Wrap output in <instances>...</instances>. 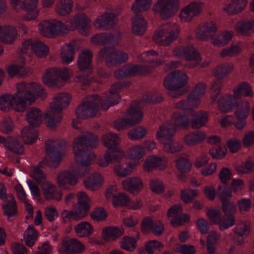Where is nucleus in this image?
<instances>
[{
    "instance_id": "53",
    "label": "nucleus",
    "mask_w": 254,
    "mask_h": 254,
    "mask_svg": "<svg viewBox=\"0 0 254 254\" xmlns=\"http://www.w3.org/2000/svg\"><path fill=\"white\" fill-rule=\"evenodd\" d=\"M7 71L10 76L23 77L27 76L29 69L22 65H12L7 68Z\"/></svg>"
},
{
    "instance_id": "32",
    "label": "nucleus",
    "mask_w": 254,
    "mask_h": 254,
    "mask_svg": "<svg viewBox=\"0 0 254 254\" xmlns=\"http://www.w3.org/2000/svg\"><path fill=\"white\" fill-rule=\"evenodd\" d=\"M143 167L146 172H151L157 169L163 170L165 168V163L160 157L151 156L145 159Z\"/></svg>"
},
{
    "instance_id": "38",
    "label": "nucleus",
    "mask_w": 254,
    "mask_h": 254,
    "mask_svg": "<svg viewBox=\"0 0 254 254\" xmlns=\"http://www.w3.org/2000/svg\"><path fill=\"white\" fill-rule=\"evenodd\" d=\"M127 76L131 77L136 74L144 75L152 71V67L150 65L141 64H128L125 66Z\"/></svg>"
},
{
    "instance_id": "62",
    "label": "nucleus",
    "mask_w": 254,
    "mask_h": 254,
    "mask_svg": "<svg viewBox=\"0 0 254 254\" xmlns=\"http://www.w3.org/2000/svg\"><path fill=\"white\" fill-rule=\"evenodd\" d=\"M250 231V223L248 222H240L234 228L235 234L241 237L248 235Z\"/></svg>"
},
{
    "instance_id": "58",
    "label": "nucleus",
    "mask_w": 254,
    "mask_h": 254,
    "mask_svg": "<svg viewBox=\"0 0 254 254\" xmlns=\"http://www.w3.org/2000/svg\"><path fill=\"white\" fill-rule=\"evenodd\" d=\"M5 145L9 150L16 154H22L24 151L22 144L15 138L9 139L5 142Z\"/></svg>"
},
{
    "instance_id": "11",
    "label": "nucleus",
    "mask_w": 254,
    "mask_h": 254,
    "mask_svg": "<svg viewBox=\"0 0 254 254\" xmlns=\"http://www.w3.org/2000/svg\"><path fill=\"white\" fill-rule=\"evenodd\" d=\"M92 53L89 50H84L78 55L77 65L81 74L79 75L77 78L82 85H88L90 82V80L87 77L92 72Z\"/></svg>"
},
{
    "instance_id": "43",
    "label": "nucleus",
    "mask_w": 254,
    "mask_h": 254,
    "mask_svg": "<svg viewBox=\"0 0 254 254\" xmlns=\"http://www.w3.org/2000/svg\"><path fill=\"white\" fill-rule=\"evenodd\" d=\"M75 42H70L64 46L61 51V57L63 63L68 64L73 59L74 54Z\"/></svg>"
},
{
    "instance_id": "20",
    "label": "nucleus",
    "mask_w": 254,
    "mask_h": 254,
    "mask_svg": "<svg viewBox=\"0 0 254 254\" xmlns=\"http://www.w3.org/2000/svg\"><path fill=\"white\" fill-rule=\"evenodd\" d=\"M179 6L178 0H159L154 6V10L158 11L161 17L167 18L173 16Z\"/></svg>"
},
{
    "instance_id": "8",
    "label": "nucleus",
    "mask_w": 254,
    "mask_h": 254,
    "mask_svg": "<svg viewBox=\"0 0 254 254\" xmlns=\"http://www.w3.org/2000/svg\"><path fill=\"white\" fill-rule=\"evenodd\" d=\"M179 26L174 22H168L162 24L153 36L156 43L166 46L171 44L179 37Z\"/></svg>"
},
{
    "instance_id": "6",
    "label": "nucleus",
    "mask_w": 254,
    "mask_h": 254,
    "mask_svg": "<svg viewBox=\"0 0 254 254\" xmlns=\"http://www.w3.org/2000/svg\"><path fill=\"white\" fill-rule=\"evenodd\" d=\"M27 120L30 127H25L21 130V136L26 144L35 142L38 136V131L33 127L39 126L43 119L41 111L37 108H30L26 113Z\"/></svg>"
},
{
    "instance_id": "37",
    "label": "nucleus",
    "mask_w": 254,
    "mask_h": 254,
    "mask_svg": "<svg viewBox=\"0 0 254 254\" xmlns=\"http://www.w3.org/2000/svg\"><path fill=\"white\" fill-rule=\"evenodd\" d=\"M176 129L174 126L170 123H165L161 126L157 131V138L160 141L172 138Z\"/></svg>"
},
{
    "instance_id": "1",
    "label": "nucleus",
    "mask_w": 254,
    "mask_h": 254,
    "mask_svg": "<svg viewBox=\"0 0 254 254\" xmlns=\"http://www.w3.org/2000/svg\"><path fill=\"white\" fill-rule=\"evenodd\" d=\"M99 144L98 136L92 132H82L74 139L73 149L76 161L79 164L77 169L60 172L57 177V183L61 188L67 189V185L74 186L79 177L85 176L90 170V163L94 160L95 154L89 150L96 147Z\"/></svg>"
},
{
    "instance_id": "9",
    "label": "nucleus",
    "mask_w": 254,
    "mask_h": 254,
    "mask_svg": "<svg viewBox=\"0 0 254 254\" xmlns=\"http://www.w3.org/2000/svg\"><path fill=\"white\" fill-rule=\"evenodd\" d=\"M78 203L70 210H64L62 211V216L63 219L79 220L85 217L89 209V198L84 191H80L77 195Z\"/></svg>"
},
{
    "instance_id": "21",
    "label": "nucleus",
    "mask_w": 254,
    "mask_h": 254,
    "mask_svg": "<svg viewBox=\"0 0 254 254\" xmlns=\"http://www.w3.org/2000/svg\"><path fill=\"white\" fill-rule=\"evenodd\" d=\"M90 23L91 20L86 15L79 13L74 16L70 26H66L68 31L77 28L82 35L87 36L91 27Z\"/></svg>"
},
{
    "instance_id": "36",
    "label": "nucleus",
    "mask_w": 254,
    "mask_h": 254,
    "mask_svg": "<svg viewBox=\"0 0 254 254\" xmlns=\"http://www.w3.org/2000/svg\"><path fill=\"white\" fill-rule=\"evenodd\" d=\"M146 30V22L142 15L137 14L132 19V32L134 34L141 35Z\"/></svg>"
},
{
    "instance_id": "63",
    "label": "nucleus",
    "mask_w": 254,
    "mask_h": 254,
    "mask_svg": "<svg viewBox=\"0 0 254 254\" xmlns=\"http://www.w3.org/2000/svg\"><path fill=\"white\" fill-rule=\"evenodd\" d=\"M129 202L130 198L124 193L119 192L117 195H114L113 204L115 207L119 205H127Z\"/></svg>"
},
{
    "instance_id": "15",
    "label": "nucleus",
    "mask_w": 254,
    "mask_h": 254,
    "mask_svg": "<svg viewBox=\"0 0 254 254\" xmlns=\"http://www.w3.org/2000/svg\"><path fill=\"white\" fill-rule=\"evenodd\" d=\"M232 68V65L228 63L220 64L216 68L214 74L217 79L213 82L210 88V98L212 102L216 100L220 94L222 86V79L231 72Z\"/></svg>"
},
{
    "instance_id": "27",
    "label": "nucleus",
    "mask_w": 254,
    "mask_h": 254,
    "mask_svg": "<svg viewBox=\"0 0 254 254\" xmlns=\"http://www.w3.org/2000/svg\"><path fill=\"white\" fill-rule=\"evenodd\" d=\"M42 188L46 199H53L57 201L61 199L63 196L62 191L58 190L56 186L51 182L47 181H43Z\"/></svg>"
},
{
    "instance_id": "25",
    "label": "nucleus",
    "mask_w": 254,
    "mask_h": 254,
    "mask_svg": "<svg viewBox=\"0 0 254 254\" xmlns=\"http://www.w3.org/2000/svg\"><path fill=\"white\" fill-rule=\"evenodd\" d=\"M84 245L75 239H70L63 242L59 252L63 254H79L84 250Z\"/></svg>"
},
{
    "instance_id": "28",
    "label": "nucleus",
    "mask_w": 254,
    "mask_h": 254,
    "mask_svg": "<svg viewBox=\"0 0 254 254\" xmlns=\"http://www.w3.org/2000/svg\"><path fill=\"white\" fill-rule=\"evenodd\" d=\"M142 105V101H134L131 104L130 107L127 110L126 118L127 120H132L133 122L132 126L138 124L142 120L143 113L140 108Z\"/></svg>"
},
{
    "instance_id": "5",
    "label": "nucleus",
    "mask_w": 254,
    "mask_h": 254,
    "mask_svg": "<svg viewBox=\"0 0 254 254\" xmlns=\"http://www.w3.org/2000/svg\"><path fill=\"white\" fill-rule=\"evenodd\" d=\"M121 139L118 135L114 133H108L102 137L104 145L109 148L104 155V159L98 161L99 166L105 167L109 163L119 161L123 156V153L117 150L116 147L120 143Z\"/></svg>"
},
{
    "instance_id": "22",
    "label": "nucleus",
    "mask_w": 254,
    "mask_h": 254,
    "mask_svg": "<svg viewBox=\"0 0 254 254\" xmlns=\"http://www.w3.org/2000/svg\"><path fill=\"white\" fill-rule=\"evenodd\" d=\"M168 217L171 219V223L173 227L183 225L189 221V217L183 213V209L179 204H175L168 210Z\"/></svg>"
},
{
    "instance_id": "3",
    "label": "nucleus",
    "mask_w": 254,
    "mask_h": 254,
    "mask_svg": "<svg viewBox=\"0 0 254 254\" xmlns=\"http://www.w3.org/2000/svg\"><path fill=\"white\" fill-rule=\"evenodd\" d=\"M67 145L65 141L58 139H49L46 142V150L50 160L44 159L40 162L38 166L34 167L31 177L37 182H41L46 178V174L40 169L46 164L52 168H57L62 160V156L64 154Z\"/></svg>"
},
{
    "instance_id": "50",
    "label": "nucleus",
    "mask_w": 254,
    "mask_h": 254,
    "mask_svg": "<svg viewBox=\"0 0 254 254\" xmlns=\"http://www.w3.org/2000/svg\"><path fill=\"white\" fill-rule=\"evenodd\" d=\"M38 234L32 225H29L24 233L25 244L29 247H32L37 240Z\"/></svg>"
},
{
    "instance_id": "39",
    "label": "nucleus",
    "mask_w": 254,
    "mask_h": 254,
    "mask_svg": "<svg viewBox=\"0 0 254 254\" xmlns=\"http://www.w3.org/2000/svg\"><path fill=\"white\" fill-rule=\"evenodd\" d=\"M235 30L238 33L243 36H249L254 33V20L238 22L235 26Z\"/></svg>"
},
{
    "instance_id": "46",
    "label": "nucleus",
    "mask_w": 254,
    "mask_h": 254,
    "mask_svg": "<svg viewBox=\"0 0 254 254\" xmlns=\"http://www.w3.org/2000/svg\"><path fill=\"white\" fill-rule=\"evenodd\" d=\"M124 230L122 228L114 227H107L103 231L102 235L104 239L106 241L115 240L122 236Z\"/></svg>"
},
{
    "instance_id": "24",
    "label": "nucleus",
    "mask_w": 254,
    "mask_h": 254,
    "mask_svg": "<svg viewBox=\"0 0 254 254\" xmlns=\"http://www.w3.org/2000/svg\"><path fill=\"white\" fill-rule=\"evenodd\" d=\"M217 26L213 22H210L198 26L195 31L196 37L201 41L211 39L215 34Z\"/></svg>"
},
{
    "instance_id": "33",
    "label": "nucleus",
    "mask_w": 254,
    "mask_h": 254,
    "mask_svg": "<svg viewBox=\"0 0 254 254\" xmlns=\"http://www.w3.org/2000/svg\"><path fill=\"white\" fill-rule=\"evenodd\" d=\"M200 104L199 98L191 93L186 100H181L176 104V107L183 110H191L197 108Z\"/></svg>"
},
{
    "instance_id": "48",
    "label": "nucleus",
    "mask_w": 254,
    "mask_h": 254,
    "mask_svg": "<svg viewBox=\"0 0 254 254\" xmlns=\"http://www.w3.org/2000/svg\"><path fill=\"white\" fill-rule=\"evenodd\" d=\"M76 235L81 238L90 236L93 232V228L87 222H81L74 227Z\"/></svg>"
},
{
    "instance_id": "57",
    "label": "nucleus",
    "mask_w": 254,
    "mask_h": 254,
    "mask_svg": "<svg viewBox=\"0 0 254 254\" xmlns=\"http://www.w3.org/2000/svg\"><path fill=\"white\" fill-rule=\"evenodd\" d=\"M172 119L174 122L173 125L175 127H185L189 125V119L186 115L176 113L172 116Z\"/></svg>"
},
{
    "instance_id": "49",
    "label": "nucleus",
    "mask_w": 254,
    "mask_h": 254,
    "mask_svg": "<svg viewBox=\"0 0 254 254\" xmlns=\"http://www.w3.org/2000/svg\"><path fill=\"white\" fill-rule=\"evenodd\" d=\"M72 7V0H60L57 4L56 11L59 15L65 16L71 12Z\"/></svg>"
},
{
    "instance_id": "30",
    "label": "nucleus",
    "mask_w": 254,
    "mask_h": 254,
    "mask_svg": "<svg viewBox=\"0 0 254 254\" xmlns=\"http://www.w3.org/2000/svg\"><path fill=\"white\" fill-rule=\"evenodd\" d=\"M38 0H23L22 4H20L18 9H22L27 12L24 18L27 20H31L35 18L38 14L36 10Z\"/></svg>"
},
{
    "instance_id": "47",
    "label": "nucleus",
    "mask_w": 254,
    "mask_h": 254,
    "mask_svg": "<svg viewBox=\"0 0 254 254\" xmlns=\"http://www.w3.org/2000/svg\"><path fill=\"white\" fill-rule=\"evenodd\" d=\"M253 95L252 87L246 82L239 83L234 89V97L241 98V96L251 97Z\"/></svg>"
},
{
    "instance_id": "59",
    "label": "nucleus",
    "mask_w": 254,
    "mask_h": 254,
    "mask_svg": "<svg viewBox=\"0 0 254 254\" xmlns=\"http://www.w3.org/2000/svg\"><path fill=\"white\" fill-rule=\"evenodd\" d=\"M121 248L129 252H132L136 247V240L130 237H124L120 242Z\"/></svg>"
},
{
    "instance_id": "45",
    "label": "nucleus",
    "mask_w": 254,
    "mask_h": 254,
    "mask_svg": "<svg viewBox=\"0 0 254 254\" xmlns=\"http://www.w3.org/2000/svg\"><path fill=\"white\" fill-rule=\"evenodd\" d=\"M157 53L154 50H149L144 52L140 54L138 58V62H147L150 63L151 67H155L163 63V61L160 59H158L156 61H153L152 57L156 56Z\"/></svg>"
},
{
    "instance_id": "44",
    "label": "nucleus",
    "mask_w": 254,
    "mask_h": 254,
    "mask_svg": "<svg viewBox=\"0 0 254 254\" xmlns=\"http://www.w3.org/2000/svg\"><path fill=\"white\" fill-rule=\"evenodd\" d=\"M236 103V99L231 95H225L218 100V108L224 113L230 112Z\"/></svg>"
},
{
    "instance_id": "4",
    "label": "nucleus",
    "mask_w": 254,
    "mask_h": 254,
    "mask_svg": "<svg viewBox=\"0 0 254 254\" xmlns=\"http://www.w3.org/2000/svg\"><path fill=\"white\" fill-rule=\"evenodd\" d=\"M70 100V95L63 92L57 94L53 98L49 110L45 114L49 127L54 128L61 122L62 111L69 105Z\"/></svg>"
},
{
    "instance_id": "2",
    "label": "nucleus",
    "mask_w": 254,
    "mask_h": 254,
    "mask_svg": "<svg viewBox=\"0 0 254 254\" xmlns=\"http://www.w3.org/2000/svg\"><path fill=\"white\" fill-rule=\"evenodd\" d=\"M17 91L13 95H6L0 97V109L8 111L10 109L23 112L32 104L36 96L45 98L46 93L43 87L36 83H19L16 84Z\"/></svg>"
},
{
    "instance_id": "35",
    "label": "nucleus",
    "mask_w": 254,
    "mask_h": 254,
    "mask_svg": "<svg viewBox=\"0 0 254 254\" xmlns=\"http://www.w3.org/2000/svg\"><path fill=\"white\" fill-rule=\"evenodd\" d=\"M2 207L3 214L7 216L8 219L16 214V201L12 194H8V197L3 200Z\"/></svg>"
},
{
    "instance_id": "14",
    "label": "nucleus",
    "mask_w": 254,
    "mask_h": 254,
    "mask_svg": "<svg viewBox=\"0 0 254 254\" xmlns=\"http://www.w3.org/2000/svg\"><path fill=\"white\" fill-rule=\"evenodd\" d=\"M174 57L178 58L184 57L187 61L186 66L193 68L201 61V58L197 51L191 46H177L172 50Z\"/></svg>"
},
{
    "instance_id": "41",
    "label": "nucleus",
    "mask_w": 254,
    "mask_h": 254,
    "mask_svg": "<svg viewBox=\"0 0 254 254\" xmlns=\"http://www.w3.org/2000/svg\"><path fill=\"white\" fill-rule=\"evenodd\" d=\"M91 41L95 45H112L115 44V37L111 34L102 33L95 35L91 38Z\"/></svg>"
},
{
    "instance_id": "19",
    "label": "nucleus",
    "mask_w": 254,
    "mask_h": 254,
    "mask_svg": "<svg viewBox=\"0 0 254 254\" xmlns=\"http://www.w3.org/2000/svg\"><path fill=\"white\" fill-rule=\"evenodd\" d=\"M118 15L119 13L105 12L96 18L93 23L94 27L102 30L110 29L117 24Z\"/></svg>"
},
{
    "instance_id": "29",
    "label": "nucleus",
    "mask_w": 254,
    "mask_h": 254,
    "mask_svg": "<svg viewBox=\"0 0 254 254\" xmlns=\"http://www.w3.org/2000/svg\"><path fill=\"white\" fill-rule=\"evenodd\" d=\"M17 37V31L12 25H4L0 32V42L6 44H11Z\"/></svg>"
},
{
    "instance_id": "10",
    "label": "nucleus",
    "mask_w": 254,
    "mask_h": 254,
    "mask_svg": "<svg viewBox=\"0 0 254 254\" xmlns=\"http://www.w3.org/2000/svg\"><path fill=\"white\" fill-rule=\"evenodd\" d=\"M101 103V99L97 94L86 97L76 109L75 114L78 118L81 119L93 117L98 112Z\"/></svg>"
},
{
    "instance_id": "12",
    "label": "nucleus",
    "mask_w": 254,
    "mask_h": 254,
    "mask_svg": "<svg viewBox=\"0 0 254 254\" xmlns=\"http://www.w3.org/2000/svg\"><path fill=\"white\" fill-rule=\"evenodd\" d=\"M98 56L99 59L105 60V64L108 67L117 66L128 59L127 53L122 51H116L113 48L108 47L101 49Z\"/></svg>"
},
{
    "instance_id": "18",
    "label": "nucleus",
    "mask_w": 254,
    "mask_h": 254,
    "mask_svg": "<svg viewBox=\"0 0 254 254\" xmlns=\"http://www.w3.org/2000/svg\"><path fill=\"white\" fill-rule=\"evenodd\" d=\"M127 85V83L120 81L113 84L110 89L109 92L105 93L103 99H100L101 105L103 109L106 110L110 106L118 104L120 99L118 91L121 88Z\"/></svg>"
},
{
    "instance_id": "40",
    "label": "nucleus",
    "mask_w": 254,
    "mask_h": 254,
    "mask_svg": "<svg viewBox=\"0 0 254 254\" xmlns=\"http://www.w3.org/2000/svg\"><path fill=\"white\" fill-rule=\"evenodd\" d=\"M103 181V178L98 173H92L90 176L84 181L86 188L91 190H95L99 187Z\"/></svg>"
},
{
    "instance_id": "13",
    "label": "nucleus",
    "mask_w": 254,
    "mask_h": 254,
    "mask_svg": "<svg viewBox=\"0 0 254 254\" xmlns=\"http://www.w3.org/2000/svg\"><path fill=\"white\" fill-rule=\"evenodd\" d=\"M71 75V72L66 68H51L48 69L46 75L43 76V81L48 86L61 87Z\"/></svg>"
},
{
    "instance_id": "16",
    "label": "nucleus",
    "mask_w": 254,
    "mask_h": 254,
    "mask_svg": "<svg viewBox=\"0 0 254 254\" xmlns=\"http://www.w3.org/2000/svg\"><path fill=\"white\" fill-rule=\"evenodd\" d=\"M68 29V27L62 22L55 19L44 20L39 25L41 34L48 37L54 34H64Z\"/></svg>"
},
{
    "instance_id": "31",
    "label": "nucleus",
    "mask_w": 254,
    "mask_h": 254,
    "mask_svg": "<svg viewBox=\"0 0 254 254\" xmlns=\"http://www.w3.org/2000/svg\"><path fill=\"white\" fill-rule=\"evenodd\" d=\"M124 189L129 192L137 194L143 188V183L138 178L131 177L122 182Z\"/></svg>"
},
{
    "instance_id": "23",
    "label": "nucleus",
    "mask_w": 254,
    "mask_h": 254,
    "mask_svg": "<svg viewBox=\"0 0 254 254\" xmlns=\"http://www.w3.org/2000/svg\"><path fill=\"white\" fill-rule=\"evenodd\" d=\"M202 4L200 2H192L182 9L180 18L184 22H190L196 15L199 14L202 10Z\"/></svg>"
},
{
    "instance_id": "56",
    "label": "nucleus",
    "mask_w": 254,
    "mask_h": 254,
    "mask_svg": "<svg viewBox=\"0 0 254 254\" xmlns=\"http://www.w3.org/2000/svg\"><path fill=\"white\" fill-rule=\"evenodd\" d=\"M135 2L131 6V9L134 12H142L147 10L151 6V0H135Z\"/></svg>"
},
{
    "instance_id": "34",
    "label": "nucleus",
    "mask_w": 254,
    "mask_h": 254,
    "mask_svg": "<svg viewBox=\"0 0 254 254\" xmlns=\"http://www.w3.org/2000/svg\"><path fill=\"white\" fill-rule=\"evenodd\" d=\"M206 138V135L203 132L192 131L186 134L183 140L188 146H195L201 143Z\"/></svg>"
},
{
    "instance_id": "52",
    "label": "nucleus",
    "mask_w": 254,
    "mask_h": 254,
    "mask_svg": "<svg viewBox=\"0 0 254 254\" xmlns=\"http://www.w3.org/2000/svg\"><path fill=\"white\" fill-rule=\"evenodd\" d=\"M163 144L164 150L168 153H174L181 151L183 146L178 141L171 139L161 141Z\"/></svg>"
},
{
    "instance_id": "26",
    "label": "nucleus",
    "mask_w": 254,
    "mask_h": 254,
    "mask_svg": "<svg viewBox=\"0 0 254 254\" xmlns=\"http://www.w3.org/2000/svg\"><path fill=\"white\" fill-rule=\"evenodd\" d=\"M250 104L247 101H244L238 106V109L235 112V116L238 119L235 125L237 128L242 129L246 125L245 119L248 116L250 113Z\"/></svg>"
},
{
    "instance_id": "64",
    "label": "nucleus",
    "mask_w": 254,
    "mask_h": 254,
    "mask_svg": "<svg viewBox=\"0 0 254 254\" xmlns=\"http://www.w3.org/2000/svg\"><path fill=\"white\" fill-rule=\"evenodd\" d=\"M146 133V131L144 128L138 127L130 130L128 133V135L131 139L136 140L143 138Z\"/></svg>"
},
{
    "instance_id": "7",
    "label": "nucleus",
    "mask_w": 254,
    "mask_h": 254,
    "mask_svg": "<svg viewBox=\"0 0 254 254\" xmlns=\"http://www.w3.org/2000/svg\"><path fill=\"white\" fill-rule=\"evenodd\" d=\"M188 77L186 73L181 70H175L169 73L164 80V86L168 89L169 94L173 97H178L188 92L189 89L184 91L179 89L185 87L188 82Z\"/></svg>"
},
{
    "instance_id": "17",
    "label": "nucleus",
    "mask_w": 254,
    "mask_h": 254,
    "mask_svg": "<svg viewBox=\"0 0 254 254\" xmlns=\"http://www.w3.org/2000/svg\"><path fill=\"white\" fill-rule=\"evenodd\" d=\"M34 53L39 57H45L49 53V49L42 42L37 39H28L22 42L21 54Z\"/></svg>"
},
{
    "instance_id": "61",
    "label": "nucleus",
    "mask_w": 254,
    "mask_h": 254,
    "mask_svg": "<svg viewBox=\"0 0 254 254\" xmlns=\"http://www.w3.org/2000/svg\"><path fill=\"white\" fill-rule=\"evenodd\" d=\"M241 51V47L240 44H233L230 47L223 50L220 55L222 58L233 57L239 54Z\"/></svg>"
},
{
    "instance_id": "60",
    "label": "nucleus",
    "mask_w": 254,
    "mask_h": 254,
    "mask_svg": "<svg viewBox=\"0 0 254 254\" xmlns=\"http://www.w3.org/2000/svg\"><path fill=\"white\" fill-rule=\"evenodd\" d=\"M223 212L226 217H235L234 215L236 212V206L234 203L230 201H225L222 202Z\"/></svg>"
},
{
    "instance_id": "42",
    "label": "nucleus",
    "mask_w": 254,
    "mask_h": 254,
    "mask_svg": "<svg viewBox=\"0 0 254 254\" xmlns=\"http://www.w3.org/2000/svg\"><path fill=\"white\" fill-rule=\"evenodd\" d=\"M191 120V126L193 129L199 128L204 126L208 121V115L206 112L199 111L194 115Z\"/></svg>"
},
{
    "instance_id": "51",
    "label": "nucleus",
    "mask_w": 254,
    "mask_h": 254,
    "mask_svg": "<svg viewBox=\"0 0 254 254\" xmlns=\"http://www.w3.org/2000/svg\"><path fill=\"white\" fill-rule=\"evenodd\" d=\"M233 35V32L231 31L223 32L212 39V44L218 47L224 46L231 40Z\"/></svg>"
},
{
    "instance_id": "55",
    "label": "nucleus",
    "mask_w": 254,
    "mask_h": 254,
    "mask_svg": "<svg viewBox=\"0 0 254 254\" xmlns=\"http://www.w3.org/2000/svg\"><path fill=\"white\" fill-rule=\"evenodd\" d=\"M136 166L135 163H130L126 167L118 165L115 167L114 170L118 176L123 177L131 174Z\"/></svg>"
},
{
    "instance_id": "54",
    "label": "nucleus",
    "mask_w": 254,
    "mask_h": 254,
    "mask_svg": "<svg viewBox=\"0 0 254 254\" xmlns=\"http://www.w3.org/2000/svg\"><path fill=\"white\" fill-rule=\"evenodd\" d=\"M164 245L160 242L156 240L148 241L145 247L140 249V254H153L155 249H161Z\"/></svg>"
}]
</instances>
